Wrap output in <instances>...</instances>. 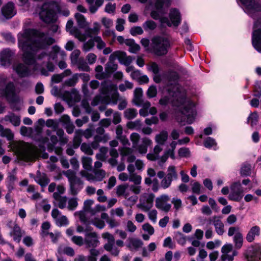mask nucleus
Wrapping results in <instances>:
<instances>
[{
	"instance_id": "obj_1",
	"label": "nucleus",
	"mask_w": 261,
	"mask_h": 261,
	"mask_svg": "<svg viewBox=\"0 0 261 261\" xmlns=\"http://www.w3.org/2000/svg\"><path fill=\"white\" fill-rule=\"evenodd\" d=\"M55 42V39L47 33L35 29H24L18 34V47L23 51L24 62L29 65L35 64L37 60L46 56L42 52L36 57L38 49L45 48Z\"/></svg>"
},
{
	"instance_id": "obj_2",
	"label": "nucleus",
	"mask_w": 261,
	"mask_h": 261,
	"mask_svg": "<svg viewBox=\"0 0 261 261\" xmlns=\"http://www.w3.org/2000/svg\"><path fill=\"white\" fill-rule=\"evenodd\" d=\"M169 96H172V98L165 96L160 100V103L162 105H167L171 103L173 106L180 107L182 117L177 116V121L181 125H185V119L187 118V123H192L195 118L196 112L194 104L186 99V93L185 91L181 90L178 88H176V91L169 92Z\"/></svg>"
},
{
	"instance_id": "obj_3",
	"label": "nucleus",
	"mask_w": 261,
	"mask_h": 261,
	"mask_svg": "<svg viewBox=\"0 0 261 261\" xmlns=\"http://www.w3.org/2000/svg\"><path fill=\"white\" fill-rule=\"evenodd\" d=\"M111 100L114 104H116L118 100H121L118 105V109L120 110H122L126 107L127 101L126 99L120 98L117 91V85L104 81L100 88V95L96 96L93 98L91 105L95 106L100 102L108 103Z\"/></svg>"
},
{
	"instance_id": "obj_4",
	"label": "nucleus",
	"mask_w": 261,
	"mask_h": 261,
	"mask_svg": "<svg viewBox=\"0 0 261 261\" xmlns=\"http://www.w3.org/2000/svg\"><path fill=\"white\" fill-rule=\"evenodd\" d=\"M15 152L20 160L25 162L35 160L40 153L37 147L24 142L16 145Z\"/></svg>"
},
{
	"instance_id": "obj_5",
	"label": "nucleus",
	"mask_w": 261,
	"mask_h": 261,
	"mask_svg": "<svg viewBox=\"0 0 261 261\" xmlns=\"http://www.w3.org/2000/svg\"><path fill=\"white\" fill-rule=\"evenodd\" d=\"M170 46L168 38L162 36H155L151 39V47L152 52L158 56L166 55Z\"/></svg>"
},
{
	"instance_id": "obj_6",
	"label": "nucleus",
	"mask_w": 261,
	"mask_h": 261,
	"mask_svg": "<svg viewBox=\"0 0 261 261\" xmlns=\"http://www.w3.org/2000/svg\"><path fill=\"white\" fill-rule=\"evenodd\" d=\"M56 6L55 2L44 3L39 13L40 19L45 23H53L56 20L55 8Z\"/></svg>"
},
{
	"instance_id": "obj_7",
	"label": "nucleus",
	"mask_w": 261,
	"mask_h": 261,
	"mask_svg": "<svg viewBox=\"0 0 261 261\" xmlns=\"http://www.w3.org/2000/svg\"><path fill=\"white\" fill-rule=\"evenodd\" d=\"M63 173L68 179L71 195H76L83 188V182L76 176V173L74 171L68 170Z\"/></svg>"
},
{
	"instance_id": "obj_8",
	"label": "nucleus",
	"mask_w": 261,
	"mask_h": 261,
	"mask_svg": "<svg viewBox=\"0 0 261 261\" xmlns=\"http://www.w3.org/2000/svg\"><path fill=\"white\" fill-rule=\"evenodd\" d=\"M15 93L13 83L4 73H0V96L9 97Z\"/></svg>"
},
{
	"instance_id": "obj_9",
	"label": "nucleus",
	"mask_w": 261,
	"mask_h": 261,
	"mask_svg": "<svg viewBox=\"0 0 261 261\" xmlns=\"http://www.w3.org/2000/svg\"><path fill=\"white\" fill-rule=\"evenodd\" d=\"M244 11L251 17L255 18L261 11V6L254 0H240Z\"/></svg>"
},
{
	"instance_id": "obj_10",
	"label": "nucleus",
	"mask_w": 261,
	"mask_h": 261,
	"mask_svg": "<svg viewBox=\"0 0 261 261\" xmlns=\"http://www.w3.org/2000/svg\"><path fill=\"white\" fill-rule=\"evenodd\" d=\"M252 44L253 47L261 53V19L254 22V30L252 35Z\"/></svg>"
},
{
	"instance_id": "obj_11",
	"label": "nucleus",
	"mask_w": 261,
	"mask_h": 261,
	"mask_svg": "<svg viewBox=\"0 0 261 261\" xmlns=\"http://www.w3.org/2000/svg\"><path fill=\"white\" fill-rule=\"evenodd\" d=\"M154 197L155 195L153 193H143L140 197V202L137 207L143 212L149 211L153 206Z\"/></svg>"
},
{
	"instance_id": "obj_12",
	"label": "nucleus",
	"mask_w": 261,
	"mask_h": 261,
	"mask_svg": "<svg viewBox=\"0 0 261 261\" xmlns=\"http://www.w3.org/2000/svg\"><path fill=\"white\" fill-rule=\"evenodd\" d=\"M170 21L167 17L161 18V23L162 25L165 24L171 27L173 25L177 27L181 22V16L179 12L176 9H172L169 13Z\"/></svg>"
},
{
	"instance_id": "obj_13",
	"label": "nucleus",
	"mask_w": 261,
	"mask_h": 261,
	"mask_svg": "<svg viewBox=\"0 0 261 261\" xmlns=\"http://www.w3.org/2000/svg\"><path fill=\"white\" fill-rule=\"evenodd\" d=\"M170 198L167 194H162L155 200V207L164 212L168 213L171 209V204L169 203Z\"/></svg>"
},
{
	"instance_id": "obj_14",
	"label": "nucleus",
	"mask_w": 261,
	"mask_h": 261,
	"mask_svg": "<svg viewBox=\"0 0 261 261\" xmlns=\"http://www.w3.org/2000/svg\"><path fill=\"white\" fill-rule=\"evenodd\" d=\"M231 192L228 198L230 200L240 201L243 195L244 191L240 181L234 182L230 186Z\"/></svg>"
},
{
	"instance_id": "obj_15",
	"label": "nucleus",
	"mask_w": 261,
	"mask_h": 261,
	"mask_svg": "<svg viewBox=\"0 0 261 261\" xmlns=\"http://www.w3.org/2000/svg\"><path fill=\"white\" fill-rule=\"evenodd\" d=\"M168 138V133L166 130H162L156 134L154 140L156 145L154 147V151L160 153L163 150V146L166 144Z\"/></svg>"
},
{
	"instance_id": "obj_16",
	"label": "nucleus",
	"mask_w": 261,
	"mask_h": 261,
	"mask_svg": "<svg viewBox=\"0 0 261 261\" xmlns=\"http://www.w3.org/2000/svg\"><path fill=\"white\" fill-rule=\"evenodd\" d=\"M51 215L56 224L59 227L66 226L69 223L67 217L62 215V212L57 208L52 210Z\"/></svg>"
},
{
	"instance_id": "obj_17",
	"label": "nucleus",
	"mask_w": 261,
	"mask_h": 261,
	"mask_svg": "<svg viewBox=\"0 0 261 261\" xmlns=\"http://www.w3.org/2000/svg\"><path fill=\"white\" fill-rule=\"evenodd\" d=\"M171 0H157L155 3V6L156 10H153L151 12V17L155 20H160L161 22V18H164L162 15L164 12L162 10V7L164 5H166L167 7L170 5Z\"/></svg>"
},
{
	"instance_id": "obj_18",
	"label": "nucleus",
	"mask_w": 261,
	"mask_h": 261,
	"mask_svg": "<svg viewBox=\"0 0 261 261\" xmlns=\"http://www.w3.org/2000/svg\"><path fill=\"white\" fill-rule=\"evenodd\" d=\"M116 59L122 64L128 65L132 62L133 58L131 56H127L126 53L118 50L113 52L109 58V60L112 61Z\"/></svg>"
},
{
	"instance_id": "obj_19",
	"label": "nucleus",
	"mask_w": 261,
	"mask_h": 261,
	"mask_svg": "<svg viewBox=\"0 0 261 261\" xmlns=\"http://www.w3.org/2000/svg\"><path fill=\"white\" fill-rule=\"evenodd\" d=\"M73 22L71 20L67 21L66 25V29L67 32L74 36L79 41L84 42L86 40V36L85 34H83L76 27H73Z\"/></svg>"
},
{
	"instance_id": "obj_20",
	"label": "nucleus",
	"mask_w": 261,
	"mask_h": 261,
	"mask_svg": "<svg viewBox=\"0 0 261 261\" xmlns=\"http://www.w3.org/2000/svg\"><path fill=\"white\" fill-rule=\"evenodd\" d=\"M85 243L88 248H94L99 244L98 235L95 232H86Z\"/></svg>"
},
{
	"instance_id": "obj_21",
	"label": "nucleus",
	"mask_w": 261,
	"mask_h": 261,
	"mask_svg": "<svg viewBox=\"0 0 261 261\" xmlns=\"http://www.w3.org/2000/svg\"><path fill=\"white\" fill-rule=\"evenodd\" d=\"M14 55L15 53L9 48L3 50L0 53V64L3 66L10 65Z\"/></svg>"
},
{
	"instance_id": "obj_22",
	"label": "nucleus",
	"mask_w": 261,
	"mask_h": 261,
	"mask_svg": "<svg viewBox=\"0 0 261 261\" xmlns=\"http://www.w3.org/2000/svg\"><path fill=\"white\" fill-rule=\"evenodd\" d=\"M210 221L214 225L218 234L221 236L224 233V225L219 217L214 216L210 219Z\"/></svg>"
},
{
	"instance_id": "obj_23",
	"label": "nucleus",
	"mask_w": 261,
	"mask_h": 261,
	"mask_svg": "<svg viewBox=\"0 0 261 261\" xmlns=\"http://www.w3.org/2000/svg\"><path fill=\"white\" fill-rule=\"evenodd\" d=\"M53 196L54 199L53 203L55 206L58 207L60 209L66 208L68 200L67 197L59 195L57 193H54Z\"/></svg>"
},
{
	"instance_id": "obj_24",
	"label": "nucleus",
	"mask_w": 261,
	"mask_h": 261,
	"mask_svg": "<svg viewBox=\"0 0 261 261\" xmlns=\"http://www.w3.org/2000/svg\"><path fill=\"white\" fill-rule=\"evenodd\" d=\"M3 15L7 19L11 18L14 16L16 12L14 9V4L12 2H9L6 5L3 7L2 9Z\"/></svg>"
},
{
	"instance_id": "obj_25",
	"label": "nucleus",
	"mask_w": 261,
	"mask_h": 261,
	"mask_svg": "<svg viewBox=\"0 0 261 261\" xmlns=\"http://www.w3.org/2000/svg\"><path fill=\"white\" fill-rule=\"evenodd\" d=\"M3 121L6 122H10L13 125L18 126L20 124V117L15 114L13 113H9L6 115L2 119L1 122Z\"/></svg>"
},
{
	"instance_id": "obj_26",
	"label": "nucleus",
	"mask_w": 261,
	"mask_h": 261,
	"mask_svg": "<svg viewBox=\"0 0 261 261\" xmlns=\"http://www.w3.org/2000/svg\"><path fill=\"white\" fill-rule=\"evenodd\" d=\"M13 69L21 77L27 76L29 73L28 67L22 63H16L13 66Z\"/></svg>"
},
{
	"instance_id": "obj_27",
	"label": "nucleus",
	"mask_w": 261,
	"mask_h": 261,
	"mask_svg": "<svg viewBox=\"0 0 261 261\" xmlns=\"http://www.w3.org/2000/svg\"><path fill=\"white\" fill-rule=\"evenodd\" d=\"M23 232L17 224H14L13 229L10 232V234L13 238V240L18 243L20 242Z\"/></svg>"
},
{
	"instance_id": "obj_28",
	"label": "nucleus",
	"mask_w": 261,
	"mask_h": 261,
	"mask_svg": "<svg viewBox=\"0 0 261 261\" xmlns=\"http://www.w3.org/2000/svg\"><path fill=\"white\" fill-rule=\"evenodd\" d=\"M35 181L40 185L42 187L46 186L49 182V179L46 175L38 171L34 178Z\"/></svg>"
},
{
	"instance_id": "obj_29",
	"label": "nucleus",
	"mask_w": 261,
	"mask_h": 261,
	"mask_svg": "<svg viewBox=\"0 0 261 261\" xmlns=\"http://www.w3.org/2000/svg\"><path fill=\"white\" fill-rule=\"evenodd\" d=\"M152 144V141L148 138H144L142 140V144L137 147V149L141 154H145L147 151V148Z\"/></svg>"
},
{
	"instance_id": "obj_30",
	"label": "nucleus",
	"mask_w": 261,
	"mask_h": 261,
	"mask_svg": "<svg viewBox=\"0 0 261 261\" xmlns=\"http://www.w3.org/2000/svg\"><path fill=\"white\" fill-rule=\"evenodd\" d=\"M260 228L258 226H254L252 227L248 233L247 234L246 239L249 242H252L255 237L259 234Z\"/></svg>"
},
{
	"instance_id": "obj_31",
	"label": "nucleus",
	"mask_w": 261,
	"mask_h": 261,
	"mask_svg": "<svg viewBox=\"0 0 261 261\" xmlns=\"http://www.w3.org/2000/svg\"><path fill=\"white\" fill-rule=\"evenodd\" d=\"M0 136L2 137H5L8 141H12L14 139V133L8 128L4 127L0 124Z\"/></svg>"
},
{
	"instance_id": "obj_32",
	"label": "nucleus",
	"mask_w": 261,
	"mask_h": 261,
	"mask_svg": "<svg viewBox=\"0 0 261 261\" xmlns=\"http://www.w3.org/2000/svg\"><path fill=\"white\" fill-rule=\"evenodd\" d=\"M143 90L141 88H137L134 91V102L136 106H141L143 103Z\"/></svg>"
},
{
	"instance_id": "obj_33",
	"label": "nucleus",
	"mask_w": 261,
	"mask_h": 261,
	"mask_svg": "<svg viewBox=\"0 0 261 261\" xmlns=\"http://www.w3.org/2000/svg\"><path fill=\"white\" fill-rule=\"evenodd\" d=\"M128 187L127 184L119 185L117 187L116 194L118 196H123L125 199H126L129 196V192L126 191Z\"/></svg>"
},
{
	"instance_id": "obj_34",
	"label": "nucleus",
	"mask_w": 261,
	"mask_h": 261,
	"mask_svg": "<svg viewBox=\"0 0 261 261\" xmlns=\"http://www.w3.org/2000/svg\"><path fill=\"white\" fill-rule=\"evenodd\" d=\"M63 121L65 123V128L67 133L71 134L74 130V125L70 121V118L68 115H64L62 117Z\"/></svg>"
},
{
	"instance_id": "obj_35",
	"label": "nucleus",
	"mask_w": 261,
	"mask_h": 261,
	"mask_svg": "<svg viewBox=\"0 0 261 261\" xmlns=\"http://www.w3.org/2000/svg\"><path fill=\"white\" fill-rule=\"evenodd\" d=\"M100 29V24L98 22L93 23V28L92 29L88 28L86 30V36L92 37V35H95L98 34Z\"/></svg>"
},
{
	"instance_id": "obj_36",
	"label": "nucleus",
	"mask_w": 261,
	"mask_h": 261,
	"mask_svg": "<svg viewBox=\"0 0 261 261\" xmlns=\"http://www.w3.org/2000/svg\"><path fill=\"white\" fill-rule=\"evenodd\" d=\"M126 45L129 46V51L135 54L138 52L140 49V47L139 44L135 43V40L133 39H130L128 40L126 42Z\"/></svg>"
},
{
	"instance_id": "obj_37",
	"label": "nucleus",
	"mask_w": 261,
	"mask_h": 261,
	"mask_svg": "<svg viewBox=\"0 0 261 261\" xmlns=\"http://www.w3.org/2000/svg\"><path fill=\"white\" fill-rule=\"evenodd\" d=\"M167 177H169L170 179L176 180L178 178V174L176 170V168L173 165L169 166L167 169Z\"/></svg>"
},
{
	"instance_id": "obj_38",
	"label": "nucleus",
	"mask_w": 261,
	"mask_h": 261,
	"mask_svg": "<svg viewBox=\"0 0 261 261\" xmlns=\"http://www.w3.org/2000/svg\"><path fill=\"white\" fill-rule=\"evenodd\" d=\"M66 208L69 211H73L75 210L78 206V199L76 197L68 198Z\"/></svg>"
},
{
	"instance_id": "obj_39",
	"label": "nucleus",
	"mask_w": 261,
	"mask_h": 261,
	"mask_svg": "<svg viewBox=\"0 0 261 261\" xmlns=\"http://www.w3.org/2000/svg\"><path fill=\"white\" fill-rule=\"evenodd\" d=\"M75 18L80 28H84L88 25V23L86 22L85 17L82 14L77 13L75 14Z\"/></svg>"
},
{
	"instance_id": "obj_40",
	"label": "nucleus",
	"mask_w": 261,
	"mask_h": 261,
	"mask_svg": "<svg viewBox=\"0 0 261 261\" xmlns=\"http://www.w3.org/2000/svg\"><path fill=\"white\" fill-rule=\"evenodd\" d=\"M100 254L98 249L91 248L89 250V254L87 257V261H97V256Z\"/></svg>"
},
{
	"instance_id": "obj_41",
	"label": "nucleus",
	"mask_w": 261,
	"mask_h": 261,
	"mask_svg": "<svg viewBox=\"0 0 261 261\" xmlns=\"http://www.w3.org/2000/svg\"><path fill=\"white\" fill-rule=\"evenodd\" d=\"M104 248L108 251H109L114 256H117L119 254V249L114 245V243L106 244Z\"/></svg>"
},
{
	"instance_id": "obj_42",
	"label": "nucleus",
	"mask_w": 261,
	"mask_h": 261,
	"mask_svg": "<svg viewBox=\"0 0 261 261\" xmlns=\"http://www.w3.org/2000/svg\"><path fill=\"white\" fill-rule=\"evenodd\" d=\"M145 31L154 30L157 26L156 23L151 20H148L145 21L142 25Z\"/></svg>"
},
{
	"instance_id": "obj_43",
	"label": "nucleus",
	"mask_w": 261,
	"mask_h": 261,
	"mask_svg": "<svg viewBox=\"0 0 261 261\" xmlns=\"http://www.w3.org/2000/svg\"><path fill=\"white\" fill-rule=\"evenodd\" d=\"M137 114V110L134 108L127 109L124 112V117L129 120L135 118Z\"/></svg>"
},
{
	"instance_id": "obj_44",
	"label": "nucleus",
	"mask_w": 261,
	"mask_h": 261,
	"mask_svg": "<svg viewBox=\"0 0 261 261\" xmlns=\"http://www.w3.org/2000/svg\"><path fill=\"white\" fill-rule=\"evenodd\" d=\"M76 63L80 71H90V68L89 66L87 65L86 62H85L83 58H80Z\"/></svg>"
},
{
	"instance_id": "obj_45",
	"label": "nucleus",
	"mask_w": 261,
	"mask_h": 261,
	"mask_svg": "<svg viewBox=\"0 0 261 261\" xmlns=\"http://www.w3.org/2000/svg\"><path fill=\"white\" fill-rule=\"evenodd\" d=\"M90 223L93 224L96 228L102 229L105 226V222L99 218L95 217L90 220Z\"/></svg>"
},
{
	"instance_id": "obj_46",
	"label": "nucleus",
	"mask_w": 261,
	"mask_h": 261,
	"mask_svg": "<svg viewBox=\"0 0 261 261\" xmlns=\"http://www.w3.org/2000/svg\"><path fill=\"white\" fill-rule=\"evenodd\" d=\"M93 173L96 181H100L105 177L106 172L102 169H93Z\"/></svg>"
},
{
	"instance_id": "obj_47",
	"label": "nucleus",
	"mask_w": 261,
	"mask_h": 261,
	"mask_svg": "<svg viewBox=\"0 0 261 261\" xmlns=\"http://www.w3.org/2000/svg\"><path fill=\"white\" fill-rule=\"evenodd\" d=\"M258 115L256 112H254L250 114L248 117L247 121L251 126L256 125L258 121Z\"/></svg>"
},
{
	"instance_id": "obj_48",
	"label": "nucleus",
	"mask_w": 261,
	"mask_h": 261,
	"mask_svg": "<svg viewBox=\"0 0 261 261\" xmlns=\"http://www.w3.org/2000/svg\"><path fill=\"white\" fill-rule=\"evenodd\" d=\"M95 77L98 80H103L107 77V74L103 71V67L101 65L96 66L95 68Z\"/></svg>"
},
{
	"instance_id": "obj_49",
	"label": "nucleus",
	"mask_w": 261,
	"mask_h": 261,
	"mask_svg": "<svg viewBox=\"0 0 261 261\" xmlns=\"http://www.w3.org/2000/svg\"><path fill=\"white\" fill-rule=\"evenodd\" d=\"M143 245V242L137 239H131L129 240V247L130 249H137Z\"/></svg>"
},
{
	"instance_id": "obj_50",
	"label": "nucleus",
	"mask_w": 261,
	"mask_h": 261,
	"mask_svg": "<svg viewBox=\"0 0 261 261\" xmlns=\"http://www.w3.org/2000/svg\"><path fill=\"white\" fill-rule=\"evenodd\" d=\"M83 166L87 170H90L92 168V159L90 157L84 156L82 159Z\"/></svg>"
},
{
	"instance_id": "obj_51",
	"label": "nucleus",
	"mask_w": 261,
	"mask_h": 261,
	"mask_svg": "<svg viewBox=\"0 0 261 261\" xmlns=\"http://www.w3.org/2000/svg\"><path fill=\"white\" fill-rule=\"evenodd\" d=\"M126 125L129 129L139 130L141 128L142 123L140 120H136L134 121L128 122Z\"/></svg>"
},
{
	"instance_id": "obj_52",
	"label": "nucleus",
	"mask_w": 261,
	"mask_h": 261,
	"mask_svg": "<svg viewBox=\"0 0 261 261\" xmlns=\"http://www.w3.org/2000/svg\"><path fill=\"white\" fill-rule=\"evenodd\" d=\"M243 235L241 232L233 236V240L237 248H240L243 244Z\"/></svg>"
},
{
	"instance_id": "obj_53",
	"label": "nucleus",
	"mask_w": 261,
	"mask_h": 261,
	"mask_svg": "<svg viewBox=\"0 0 261 261\" xmlns=\"http://www.w3.org/2000/svg\"><path fill=\"white\" fill-rule=\"evenodd\" d=\"M147 70L152 72L153 74H159L160 68L159 65L155 62H150L147 65Z\"/></svg>"
},
{
	"instance_id": "obj_54",
	"label": "nucleus",
	"mask_w": 261,
	"mask_h": 261,
	"mask_svg": "<svg viewBox=\"0 0 261 261\" xmlns=\"http://www.w3.org/2000/svg\"><path fill=\"white\" fill-rule=\"evenodd\" d=\"M117 64L114 63V61L110 60V62L107 63L105 68V71L108 74H110L117 69Z\"/></svg>"
},
{
	"instance_id": "obj_55",
	"label": "nucleus",
	"mask_w": 261,
	"mask_h": 261,
	"mask_svg": "<svg viewBox=\"0 0 261 261\" xmlns=\"http://www.w3.org/2000/svg\"><path fill=\"white\" fill-rule=\"evenodd\" d=\"M79 80V74L76 73L72 75V76L67 80L65 82V84L68 86H74L77 83Z\"/></svg>"
},
{
	"instance_id": "obj_56",
	"label": "nucleus",
	"mask_w": 261,
	"mask_h": 261,
	"mask_svg": "<svg viewBox=\"0 0 261 261\" xmlns=\"http://www.w3.org/2000/svg\"><path fill=\"white\" fill-rule=\"evenodd\" d=\"M237 255V252L236 251H233L230 253L222 254L221 258L222 261H233L234 256Z\"/></svg>"
},
{
	"instance_id": "obj_57",
	"label": "nucleus",
	"mask_w": 261,
	"mask_h": 261,
	"mask_svg": "<svg viewBox=\"0 0 261 261\" xmlns=\"http://www.w3.org/2000/svg\"><path fill=\"white\" fill-rule=\"evenodd\" d=\"M203 144L204 146L207 148H211L217 146V142L215 140L211 137H207L204 140Z\"/></svg>"
},
{
	"instance_id": "obj_58",
	"label": "nucleus",
	"mask_w": 261,
	"mask_h": 261,
	"mask_svg": "<svg viewBox=\"0 0 261 261\" xmlns=\"http://www.w3.org/2000/svg\"><path fill=\"white\" fill-rule=\"evenodd\" d=\"M247 261H261V249L257 250L250 256H248Z\"/></svg>"
},
{
	"instance_id": "obj_59",
	"label": "nucleus",
	"mask_w": 261,
	"mask_h": 261,
	"mask_svg": "<svg viewBox=\"0 0 261 261\" xmlns=\"http://www.w3.org/2000/svg\"><path fill=\"white\" fill-rule=\"evenodd\" d=\"M221 244V241L219 240H215L214 241H209L206 244V247L209 250L214 249L219 247Z\"/></svg>"
},
{
	"instance_id": "obj_60",
	"label": "nucleus",
	"mask_w": 261,
	"mask_h": 261,
	"mask_svg": "<svg viewBox=\"0 0 261 261\" xmlns=\"http://www.w3.org/2000/svg\"><path fill=\"white\" fill-rule=\"evenodd\" d=\"M83 130L82 129H79L75 131V136L73 139L74 144L76 147H77L81 142V136Z\"/></svg>"
},
{
	"instance_id": "obj_61",
	"label": "nucleus",
	"mask_w": 261,
	"mask_h": 261,
	"mask_svg": "<svg viewBox=\"0 0 261 261\" xmlns=\"http://www.w3.org/2000/svg\"><path fill=\"white\" fill-rule=\"evenodd\" d=\"M171 202L173 204L174 208L176 211H178L181 208L182 203L180 198L173 197L171 200Z\"/></svg>"
},
{
	"instance_id": "obj_62",
	"label": "nucleus",
	"mask_w": 261,
	"mask_h": 261,
	"mask_svg": "<svg viewBox=\"0 0 261 261\" xmlns=\"http://www.w3.org/2000/svg\"><path fill=\"white\" fill-rule=\"evenodd\" d=\"M172 181L169 177L165 176L161 181L160 186L163 189H166L170 187Z\"/></svg>"
},
{
	"instance_id": "obj_63",
	"label": "nucleus",
	"mask_w": 261,
	"mask_h": 261,
	"mask_svg": "<svg viewBox=\"0 0 261 261\" xmlns=\"http://www.w3.org/2000/svg\"><path fill=\"white\" fill-rule=\"evenodd\" d=\"M129 181L133 182L134 184L140 185L142 182V177L136 173L132 174L129 175Z\"/></svg>"
},
{
	"instance_id": "obj_64",
	"label": "nucleus",
	"mask_w": 261,
	"mask_h": 261,
	"mask_svg": "<svg viewBox=\"0 0 261 261\" xmlns=\"http://www.w3.org/2000/svg\"><path fill=\"white\" fill-rule=\"evenodd\" d=\"M175 239L177 242L181 245H184L187 241L186 237L182 233L177 232L175 233Z\"/></svg>"
}]
</instances>
